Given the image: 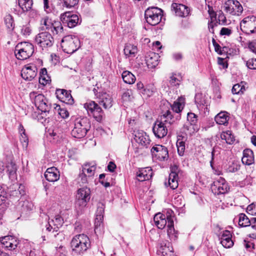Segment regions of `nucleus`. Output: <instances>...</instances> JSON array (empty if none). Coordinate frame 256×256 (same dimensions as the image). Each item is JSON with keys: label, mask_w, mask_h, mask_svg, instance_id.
Masks as SVG:
<instances>
[{"label": "nucleus", "mask_w": 256, "mask_h": 256, "mask_svg": "<svg viewBox=\"0 0 256 256\" xmlns=\"http://www.w3.org/2000/svg\"><path fill=\"white\" fill-rule=\"evenodd\" d=\"M214 119L218 124L226 125L228 123L229 116L226 112H221L215 116Z\"/></svg>", "instance_id": "obj_32"}, {"label": "nucleus", "mask_w": 256, "mask_h": 256, "mask_svg": "<svg viewBox=\"0 0 256 256\" xmlns=\"http://www.w3.org/2000/svg\"><path fill=\"white\" fill-rule=\"evenodd\" d=\"M172 9L174 11L176 16L180 17H186L190 13L189 8L180 4L173 3L172 4Z\"/></svg>", "instance_id": "obj_18"}, {"label": "nucleus", "mask_w": 256, "mask_h": 256, "mask_svg": "<svg viewBox=\"0 0 256 256\" xmlns=\"http://www.w3.org/2000/svg\"><path fill=\"white\" fill-rule=\"evenodd\" d=\"M152 176V169L150 167L141 168L136 173L138 180L140 182L148 180Z\"/></svg>", "instance_id": "obj_26"}, {"label": "nucleus", "mask_w": 256, "mask_h": 256, "mask_svg": "<svg viewBox=\"0 0 256 256\" xmlns=\"http://www.w3.org/2000/svg\"><path fill=\"white\" fill-rule=\"evenodd\" d=\"M244 82H242L240 84H234L232 90L233 94H242L246 90Z\"/></svg>", "instance_id": "obj_42"}, {"label": "nucleus", "mask_w": 256, "mask_h": 256, "mask_svg": "<svg viewBox=\"0 0 256 256\" xmlns=\"http://www.w3.org/2000/svg\"><path fill=\"white\" fill-rule=\"evenodd\" d=\"M50 222L54 226L52 233L56 232L60 227H61L64 222L63 218L61 216L56 215L54 217V220H52Z\"/></svg>", "instance_id": "obj_36"}, {"label": "nucleus", "mask_w": 256, "mask_h": 256, "mask_svg": "<svg viewBox=\"0 0 256 256\" xmlns=\"http://www.w3.org/2000/svg\"><path fill=\"white\" fill-rule=\"evenodd\" d=\"M178 176L174 173H170L168 178V184L172 190L176 188L178 186Z\"/></svg>", "instance_id": "obj_40"}, {"label": "nucleus", "mask_w": 256, "mask_h": 256, "mask_svg": "<svg viewBox=\"0 0 256 256\" xmlns=\"http://www.w3.org/2000/svg\"><path fill=\"white\" fill-rule=\"evenodd\" d=\"M52 31L54 34L60 35L63 34L64 28L60 22H54L52 26Z\"/></svg>", "instance_id": "obj_43"}, {"label": "nucleus", "mask_w": 256, "mask_h": 256, "mask_svg": "<svg viewBox=\"0 0 256 256\" xmlns=\"http://www.w3.org/2000/svg\"><path fill=\"white\" fill-rule=\"evenodd\" d=\"M61 46L65 52L72 54L80 47V40L74 36H66L62 39Z\"/></svg>", "instance_id": "obj_4"}, {"label": "nucleus", "mask_w": 256, "mask_h": 256, "mask_svg": "<svg viewBox=\"0 0 256 256\" xmlns=\"http://www.w3.org/2000/svg\"><path fill=\"white\" fill-rule=\"evenodd\" d=\"M211 189L215 195H219L226 193L228 191L230 188L226 180L220 177L214 182L212 185Z\"/></svg>", "instance_id": "obj_12"}, {"label": "nucleus", "mask_w": 256, "mask_h": 256, "mask_svg": "<svg viewBox=\"0 0 256 256\" xmlns=\"http://www.w3.org/2000/svg\"><path fill=\"white\" fill-rule=\"evenodd\" d=\"M104 212V208L102 204L101 206H99L98 208L97 212H96V219H100L101 220V217L102 215V214Z\"/></svg>", "instance_id": "obj_58"}, {"label": "nucleus", "mask_w": 256, "mask_h": 256, "mask_svg": "<svg viewBox=\"0 0 256 256\" xmlns=\"http://www.w3.org/2000/svg\"><path fill=\"white\" fill-rule=\"evenodd\" d=\"M168 218H172L170 216H165L161 213L156 214L154 218L155 225L160 229H163L168 223Z\"/></svg>", "instance_id": "obj_24"}, {"label": "nucleus", "mask_w": 256, "mask_h": 256, "mask_svg": "<svg viewBox=\"0 0 256 256\" xmlns=\"http://www.w3.org/2000/svg\"><path fill=\"white\" fill-rule=\"evenodd\" d=\"M57 97L62 102L67 104H72L74 100L71 94L66 90L64 89L56 90V92Z\"/></svg>", "instance_id": "obj_20"}, {"label": "nucleus", "mask_w": 256, "mask_h": 256, "mask_svg": "<svg viewBox=\"0 0 256 256\" xmlns=\"http://www.w3.org/2000/svg\"><path fill=\"white\" fill-rule=\"evenodd\" d=\"M242 162L246 165H250L254 162V156L252 151L250 149H246L243 152L242 158Z\"/></svg>", "instance_id": "obj_29"}, {"label": "nucleus", "mask_w": 256, "mask_h": 256, "mask_svg": "<svg viewBox=\"0 0 256 256\" xmlns=\"http://www.w3.org/2000/svg\"><path fill=\"white\" fill-rule=\"evenodd\" d=\"M31 32V30L27 26H24L21 28V33L22 35L25 36H27L30 34Z\"/></svg>", "instance_id": "obj_57"}, {"label": "nucleus", "mask_w": 256, "mask_h": 256, "mask_svg": "<svg viewBox=\"0 0 256 256\" xmlns=\"http://www.w3.org/2000/svg\"><path fill=\"white\" fill-rule=\"evenodd\" d=\"M157 120H159V122L164 126H166L168 129L174 122V118L169 110L160 116Z\"/></svg>", "instance_id": "obj_19"}, {"label": "nucleus", "mask_w": 256, "mask_h": 256, "mask_svg": "<svg viewBox=\"0 0 256 256\" xmlns=\"http://www.w3.org/2000/svg\"><path fill=\"white\" fill-rule=\"evenodd\" d=\"M63 6L67 8H70L78 4L79 0H62Z\"/></svg>", "instance_id": "obj_48"}, {"label": "nucleus", "mask_w": 256, "mask_h": 256, "mask_svg": "<svg viewBox=\"0 0 256 256\" xmlns=\"http://www.w3.org/2000/svg\"><path fill=\"white\" fill-rule=\"evenodd\" d=\"M46 180L50 182H54L60 178V172L57 168L52 166L48 168L44 173Z\"/></svg>", "instance_id": "obj_21"}, {"label": "nucleus", "mask_w": 256, "mask_h": 256, "mask_svg": "<svg viewBox=\"0 0 256 256\" xmlns=\"http://www.w3.org/2000/svg\"><path fill=\"white\" fill-rule=\"evenodd\" d=\"M18 4L22 12H25L32 8L33 2L32 0H18Z\"/></svg>", "instance_id": "obj_38"}, {"label": "nucleus", "mask_w": 256, "mask_h": 256, "mask_svg": "<svg viewBox=\"0 0 256 256\" xmlns=\"http://www.w3.org/2000/svg\"><path fill=\"white\" fill-rule=\"evenodd\" d=\"M8 171L9 172L10 175H13L16 170V164L11 162L6 166Z\"/></svg>", "instance_id": "obj_52"}, {"label": "nucleus", "mask_w": 256, "mask_h": 256, "mask_svg": "<svg viewBox=\"0 0 256 256\" xmlns=\"http://www.w3.org/2000/svg\"><path fill=\"white\" fill-rule=\"evenodd\" d=\"M18 132L20 134V140L21 143L28 144L29 140L28 135L26 133L25 129L20 124L18 126Z\"/></svg>", "instance_id": "obj_39"}, {"label": "nucleus", "mask_w": 256, "mask_h": 256, "mask_svg": "<svg viewBox=\"0 0 256 256\" xmlns=\"http://www.w3.org/2000/svg\"><path fill=\"white\" fill-rule=\"evenodd\" d=\"M232 236V235L230 231L226 230L223 232L221 237L220 243L224 247L230 248L234 245Z\"/></svg>", "instance_id": "obj_27"}, {"label": "nucleus", "mask_w": 256, "mask_h": 256, "mask_svg": "<svg viewBox=\"0 0 256 256\" xmlns=\"http://www.w3.org/2000/svg\"><path fill=\"white\" fill-rule=\"evenodd\" d=\"M154 92V88H150V86H146L142 90V91H140V93L145 98L151 96L153 94Z\"/></svg>", "instance_id": "obj_49"}, {"label": "nucleus", "mask_w": 256, "mask_h": 256, "mask_svg": "<svg viewBox=\"0 0 256 256\" xmlns=\"http://www.w3.org/2000/svg\"><path fill=\"white\" fill-rule=\"evenodd\" d=\"M220 138L224 140L226 144H232L235 140L234 136L230 130H226L222 133Z\"/></svg>", "instance_id": "obj_37"}, {"label": "nucleus", "mask_w": 256, "mask_h": 256, "mask_svg": "<svg viewBox=\"0 0 256 256\" xmlns=\"http://www.w3.org/2000/svg\"><path fill=\"white\" fill-rule=\"evenodd\" d=\"M187 120L186 122L198 124V116L194 113L189 112L188 114Z\"/></svg>", "instance_id": "obj_51"}, {"label": "nucleus", "mask_w": 256, "mask_h": 256, "mask_svg": "<svg viewBox=\"0 0 256 256\" xmlns=\"http://www.w3.org/2000/svg\"><path fill=\"white\" fill-rule=\"evenodd\" d=\"M84 108L86 109L88 114H91L94 119L98 122H101L104 117V112L101 108L94 101L86 102L84 104Z\"/></svg>", "instance_id": "obj_9"}, {"label": "nucleus", "mask_w": 256, "mask_h": 256, "mask_svg": "<svg viewBox=\"0 0 256 256\" xmlns=\"http://www.w3.org/2000/svg\"><path fill=\"white\" fill-rule=\"evenodd\" d=\"M170 82L172 86H176L180 84V80L174 76H172L170 78Z\"/></svg>", "instance_id": "obj_59"}, {"label": "nucleus", "mask_w": 256, "mask_h": 256, "mask_svg": "<svg viewBox=\"0 0 256 256\" xmlns=\"http://www.w3.org/2000/svg\"><path fill=\"white\" fill-rule=\"evenodd\" d=\"M98 98V104L102 106L104 108H108L112 106V98L109 94L106 92L100 94Z\"/></svg>", "instance_id": "obj_22"}, {"label": "nucleus", "mask_w": 256, "mask_h": 256, "mask_svg": "<svg viewBox=\"0 0 256 256\" xmlns=\"http://www.w3.org/2000/svg\"><path fill=\"white\" fill-rule=\"evenodd\" d=\"M60 20L64 24H66L68 28H72L78 24L79 18L78 15L68 12L60 15Z\"/></svg>", "instance_id": "obj_13"}, {"label": "nucleus", "mask_w": 256, "mask_h": 256, "mask_svg": "<svg viewBox=\"0 0 256 256\" xmlns=\"http://www.w3.org/2000/svg\"><path fill=\"white\" fill-rule=\"evenodd\" d=\"M132 91L130 90H127L122 95V98L124 100L128 101L131 98Z\"/></svg>", "instance_id": "obj_55"}, {"label": "nucleus", "mask_w": 256, "mask_h": 256, "mask_svg": "<svg viewBox=\"0 0 256 256\" xmlns=\"http://www.w3.org/2000/svg\"><path fill=\"white\" fill-rule=\"evenodd\" d=\"M168 130V129L166 128V126H164L159 122V120H157L155 122L152 128L154 134L158 138H162L166 136Z\"/></svg>", "instance_id": "obj_23"}, {"label": "nucleus", "mask_w": 256, "mask_h": 256, "mask_svg": "<svg viewBox=\"0 0 256 256\" xmlns=\"http://www.w3.org/2000/svg\"><path fill=\"white\" fill-rule=\"evenodd\" d=\"M172 58L176 60H180L182 58V54L181 52H174L172 54Z\"/></svg>", "instance_id": "obj_64"}, {"label": "nucleus", "mask_w": 256, "mask_h": 256, "mask_svg": "<svg viewBox=\"0 0 256 256\" xmlns=\"http://www.w3.org/2000/svg\"><path fill=\"white\" fill-rule=\"evenodd\" d=\"M248 48L253 52L256 54V40H253L249 43Z\"/></svg>", "instance_id": "obj_62"}, {"label": "nucleus", "mask_w": 256, "mask_h": 256, "mask_svg": "<svg viewBox=\"0 0 256 256\" xmlns=\"http://www.w3.org/2000/svg\"><path fill=\"white\" fill-rule=\"evenodd\" d=\"M34 52V46L32 44L24 42L18 44L15 48L16 58L20 60H24L30 58Z\"/></svg>", "instance_id": "obj_5"}, {"label": "nucleus", "mask_w": 256, "mask_h": 256, "mask_svg": "<svg viewBox=\"0 0 256 256\" xmlns=\"http://www.w3.org/2000/svg\"><path fill=\"white\" fill-rule=\"evenodd\" d=\"M151 149L152 154L160 160H164L168 157V148L163 145H156Z\"/></svg>", "instance_id": "obj_17"}, {"label": "nucleus", "mask_w": 256, "mask_h": 256, "mask_svg": "<svg viewBox=\"0 0 256 256\" xmlns=\"http://www.w3.org/2000/svg\"><path fill=\"white\" fill-rule=\"evenodd\" d=\"M232 31L231 29L227 28H222L220 31V34L222 36H229L231 34Z\"/></svg>", "instance_id": "obj_60"}, {"label": "nucleus", "mask_w": 256, "mask_h": 256, "mask_svg": "<svg viewBox=\"0 0 256 256\" xmlns=\"http://www.w3.org/2000/svg\"><path fill=\"white\" fill-rule=\"evenodd\" d=\"M30 97L42 114H46L47 112L49 113L50 106L43 94H37L36 92H33L30 94Z\"/></svg>", "instance_id": "obj_6"}, {"label": "nucleus", "mask_w": 256, "mask_h": 256, "mask_svg": "<svg viewBox=\"0 0 256 256\" xmlns=\"http://www.w3.org/2000/svg\"><path fill=\"white\" fill-rule=\"evenodd\" d=\"M70 246L74 255L82 256L90 248V242L86 235L76 234L72 240Z\"/></svg>", "instance_id": "obj_1"}, {"label": "nucleus", "mask_w": 256, "mask_h": 256, "mask_svg": "<svg viewBox=\"0 0 256 256\" xmlns=\"http://www.w3.org/2000/svg\"><path fill=\"white\" fill-rule=\"evenodd\" d=\"M167 234L170 240H176L178 238V232L175 230L172 218H168Z\"/></svg>", "instance_id": "obj_30"}, {"label": "nucleus", "mask_w": 256, "mask_h": 256, "mask_svg": "<svg viewBox=\"0 0 256 256\" xmlns=\"http://www.w3.org/2000/svg\"><path fill=\"white\" fill-rule=\"evenodd\" d=\"M51 81L50 78V76H48V77L46 76H40L39 77V82L41 84L44 86L48 84Z\"/></svg>", "instance_id": "obj_56"}, {"label": "nucleus", "mask_w": 256, "mask_h": 256, "mask_svg": "<svg viewBox=\"0 0 256 256\" xmlns=\"http://www.w3.org/2000/svg\"><path fill=\"white\" fill-rule=\"evenodd\" d=\"M131 142L132 144H150V140L146 132L138 130L134 132Z\"/></svg>", "instance_id": "obj_15"}, {"label": "nucleus", "mask_w": 256, "mask_h": 256, "mask_svg": "<svg viewBox=\"0 0 256 256\" xmlns=\"http://www.w3.org/2000/svg\"><path fill=\"white\" fill-rule=\"evenodd\" d=\"M91 196V191L89 188L84 186L77 190L75 208L78 214H81L89 202Z\"/></svg>", "instance_id": "obj_3"}, {"label": "nucleus", "mask_w": 256, "mask_h": 256, "mask_svg": "<svg viewBox=\"0 0 256 256\" xmlns=\"http://www.w3.org/2000/svg\"><path fill=\"white\" fill-rule=\"evenodd\" d=\"M122 77L124 82L128 84H132L136 81L135 76L130 72L125 70L123 72Z\"/></svg>", "instance_id": "obj_35"}, {"label": "nucleus", "mask_w": 256, "mask_h": 256, "mask_svg": "<svg viewBox=\"0 0 256 256\" xmlns=\"http://www.w3.org/2000/svg\"><path fill=\"white\" fill-rule=\"evenodd\" d=\"M36 44L42 50L51 47L54 42L52 34L47 32H43L38 34L35 37Z\"/></svg>", "instance_id": "obj_8"}, {"label": "nucleus", "mask_w": 256, "mask_h": 256, "mask_svg": "<svg viewBox=\"0 0 256 256\" xmlns=\"http://www.w3.org/2000/svg\"><path fill=\"white\" fill-rule=\"evenodd\" d=\"M4 24L8 29L12 30L14 28V20L13 18L10 14H8L6 15L4 17Z\"/></svg>", "instance_id": "obj_46"}, {"label": "nucleus", "mask_w": 256, "mask_h": 256, "mask_svg": "<svg viewBox=\"0 0 256 256\" xmlns=\"http://www.w3.org/2000/svg\"><path fill=\"white\" fill-rule=\"evenodd\" d=\"M198 130V124H192L190 122H186L183 126L184 132L187 134L191 135Z\"/></svg>", "instance_id": "obj_34"}, {"label": "nucleus", "mask_w": 256, "mask_h": 256, "mask_svg": "<svg viewBox=\"0 0 256 256\" xmlns=\"http://www.w3.org/2000/svg\"><path fill=\"white\" fill-rule=\"evenodd\" d=\"M162 16V11L158 8H148L145 11L144 16L146 22L152 26H156L159 24Z\"/></svg>", "instance_id": "obj_7"}, {"label": "nucleus", "mask_w": 256, "mask_h": 256, "mask_svg": "<svg viewBox=\"0 0 256 256\" xmlns=\"http://www.w3.org/2000/svg\"><path fill=\"white\" fill-rule=\"evenodd\" d=\"M91 127L90 122L86 117H79L75 119L74 127L72 130V136L80 138L84 136Z\"/></svg>", "instance_id": "obj_2"}, {"label": "nucleus", "mask_w": 256, "mask_h": 256, "mask_svg": "<svg viewBox=\"0 0 256 256\" xmlns=\"http://www.w3.org/2000/svg\"><path fill=\"white\" fill-rule=\"evenodd\" d=\"M79 179H80V182L82 184H86L88 182L87 175L84 172H81L79 174Z\"/></svg>", "instance_id": "obj_61"}, {"label": "nucleus", "mask_w": 256, "mask_h": 256, "mask_svg": "<svg viewBox=\"0 0 256 256\" xmlns=\"http://www.w3.org/2000/svg\"><path fill=\"white\" fill-rule=\"evenodd\" d=\"M187 141L188 134L184 132L178 135L176 144H185Z\"/></svg>", "instance_id": "obj_50"}, {"label": "nucleus", "mask_w": 256, "mask_h": 256, "mask_svg": "<svg viewBox=\"0 0 256 256\" xmlns=\"http://www.w3.org/2000/svg\"><path fill=\"white\" fill-rule=\"evenodd\" d=\"M53 23L51 20L46 16L42 18L40 20L41 28L42 30H50L52 28Z\"/></svg>", "instance_id": "obj_44"}, {"label": "nucleus", "mask_w": 256, "mask_h": 256, "mask_svg": "<svg viewBox=\"0 0 256 256\" xmlns=\"http://www.w3.org/2000/svg\"><path fill=\"white\" fill-rule=\"evenodd\" d=\"M184 107V103L182 102V100L179 99L178 101L174 102L172 106V110L176 113L180 112Z\"/></svg>", "instance_id": "obj_45"}, {"label": "nucleus", "mask_w": 256, "mask_h": 256, "mask_svg": "<svg viewBox=\"0 0 256 256\" xmlns=\"http://www.w3.org/2000/svg\"><path fill=\"white\" fill-rule=\"evenodd\" d=\"M124 50L126 57L134 58L138 52V48L135 46L127 44L126 45Z\"/></svg>", "instance_id": "obj_33"}, {"label": "nucleus", "mask_w": 256, "mask_h": 256, "mask_svg": "<svg viewBox=\"0 0 256 256\" xmlns=\"http://www.w3.org/2000/svg\"><path fill=\"white\" fill-rule=\"evenodd\" d=\"M178 148V152L180 156H182L184 155L185 145H176Z\"/></svg>", "instance_id": "obj_63"}, {"label": "nucleus", "mask_w": 256, "mask_h": 256, "mask_svg": "<svg viewBox=\"0 0 256 256\" xmlns=\"http://www.w3.org/2000/svg\"><path fill=\"white\" fill-rule=\"evenodd\" d=\"M96 169V164H92L90 162H87L82 166V172L86 174L88 177H90L94 175Z\"/></svg>", "instance_id": "obj_31"}, {"label": "nucleus", "mask_w": 256, "mask_h": 256, "mask_svg": "<svg viewBox=\"0 0 256 256\" xmlns=\"http://www.w3.org/2000/svg\"><path fill=\"white\" fill-rule=\"evenodd\" d=\"M0 242L2 246L6 250H14L18 244L15 238L10 236H5L0 238Z\"/></svg>", "instance_id": "obj_16"}, {"label": "nucleus", "mask_w": 256, "mask_h": 256, "mask_svg": "<svg viewBox=\"0 0 256 256\" xmlns=\"http://www.w3.org/2000/svg\"><path fill=\"white\" fill-rule=\"evenodd\" d=\"M160 56L158 54L150 52L146 56V62L149 68H156L158 64Z\"/></svg>", "instance_id": "obj_25"}, {"label": "nucleus", "mask_w": 256, "mask_h": 256, "mask_svg": "<svg viewBox=\"0 0 256 256\" xmlns=\"http://www.w3.org/2000/svg\"><path fill=\"white\" fill-rule=\"evenodd\" d=\"M224 10L232 16H240L243 11V8L238 0H228L224 4Z\"/></svg>", "instance_id": "obj_10"}, {"label": "nucleus", "mask_w": 256, "mask_h": 256, "mask_svg": "<svg viewBox=\"0 0 256 256\" xmlns=\"http://www.w3.org/2000/svg\"><path fill=\"white\" fill-rule=\"evenodd\" d=\"M54 108L55 112H57L62 118H66L69 116V113L65 108H62L59 105H56Z\"/></svg>", "instance_id": "obj_47"}, {"label": "nucleus", "mask_w": 256, "mask_h": 256, "mask_svg": "<svg viewBox=\"0 0 256 256\" xmlns=\"http://www.w3.org/2000/svg\"><path fill=\"white\" fill-rule=\"evenodd\" d=\"M247 67L251 70H256V58H250L246 63Z\"/></svg>", "instance_id": "obj_54"}, {"label": "nucleus", "mask_w": 256, "mask_h": 256, "mask_svg": "<svg viewBox=\"0 0 256 256\" xmlns=\"http://www.w3.org/2000/svg\"><path fill=\"white\" fill-rule=\"evenodd\" d=\"M250 220L248 216L243 213L240 214L238 215V224L242 227H246L250 226Z\"/></svg>", "instance_id": "obj_41"}, {"label": "nucleus", "mask_w": 256, "mask_h": 256, "mask_svg": "<svg viewBox=\"0 0 256 256\" xmlns=\"http://www.w3.org/2000/svg\"><path fill=\"white\" fill-rule=\"evenodd\" d=\"M37 75V68L33 64H28L22 69V77L25 80L30 81Z\"/></svg>", "instance_id": "obj_14"}, {"label": "nucleus", "mask_w": 256, "mask_h": 256, "mask_svg": "<svg viewBox=\"0 0 256 256\" xmlns=\"http://www.w3.org/2000/svg\"><path fill=\"white\" fill-rule=\"evenodd\" d=\"M247 212L252 215H256V202L248 205L246 208Z\"/></svg>", "instance_id": "obj_53"}, {"label": "nucleus", "mask_w": 256, "mask_h": 256, "mask_svg": "<svg viewBox=\"0 0 256 256\" xmlns=\"http://www.w3.org/2000/svg\"><path fill=\"white\" fill-rule=\"evenodd\" d=\"M242 30L248 34H252L256 31V17L249 16L244 18L240 22Z\"/></svg>", "instance_id": "obj_11"}, {"label": "nucleus", "mask_w": 256, "mask_h": 256, "mask_svg": "<svg viewBox=\"0 0 256 256\" xmlns=\"http://www.w3.org/2000/svg\"><path fill=\"white\" fill-rule=\"evenodd\" d=\"M158 252L163 256H172L173 249L169 242H162L160 244Z\"/></svg>", "instance_id": "obj_28"}]
</instances>
